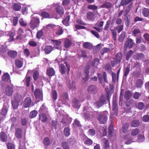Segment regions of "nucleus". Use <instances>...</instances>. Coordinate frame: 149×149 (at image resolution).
Instances as JSON below:
<instances>
[{"mask_svg": "<svg viewBox=\"0 0 149 149\" xmlns=\"http://www.w3.org/2000/svg\"><path fill=\"white\" fill-rule=\"evenodd\" d=\"M133 0H122L121 4L122 6L127 5Z\"/></svg>", "mask_w": 149, "mask_h": 149, "instance_id": "c03bdc74", "label": "nucleus"}, {"mask_svg": "<svg viewBox=\"0 0 149 149\" xmlns=\"http://www.w3.org/2000/svg\"><path fill=\"white\" fill-rule=\"evenodd\" d=\"M40 23V18L37 17H34L31 19L29 25L30 28L33 30L38 27Z\"/></svg>", "mask_w": 149, "mask_h": 149, "instance_id": "f03ea898", "label": "nucleus"}, {"mask_svg": "<svg viewBox=\"0 0 149 149\" xmlns=\"http://www.w3.org/2000/svg\"><path fill=\"white\" fill-rule=\"evenodd\" d=\"M143 42V39L141 36L136 38V42L137 44H139Z\"/></svg>", "mask_w": 149, "mask_h": 149, "instance_id": "6e6d98bb", "label": "nucleus"}, {"mask_svg": "<svg viewBox=\"0 0 149 149\" xmlns=\"http://www.w3.org/2000/svg\"><path fill=\"white\" fill-rule=\"evenodd\" d=\"M131 6L132 5L130 4L128 6L126 10L125 11V15H127L130 11Z\"/></svg>", "mask_w": 149, "mask_h": 149, "instance_id": "680f3d73", "label": "nucleus"}, {"mask_svg": "<svg viewBox=\"0 0 149 149\" xmlns=\"http://www.w3.org/2000/svg\"><path fill=\"white\" fill-rule=\"evenodd\" d=\"M133 53V51L132 50H130L126 54V59L127 61H128L129 58L131 56Z\"/></svg>", "mask_w": 149, "mask_h": 149, "instance_id": "ea45409f", "label": "nucleus"}, {"mask_svg": "<svg viewBox=\"0 0 149 149\" xmlns=\"http://www.w3.org/2000/svg\"><path fill=\"white\" fill-rule=\"evenodd\" d=\"M137 141L139 142L143 141L145 140V137L144 135L141 134H139L137 136Z\"/></svg>", "mask_w": 149, "mask_h": 149, "instance_id": "f704fd0d", "label": "nucleus"}, {"mask_svg": "<svg viewBox=\"0 0 149 149\" xmlns=\"http://www.w3.org/2000/svg\"><path fill=\"white\" fill-rule=\"evenodd\" d=\"M39 119L42 122L44 123L47 121V117L45 114L42 113L39 115Z\"/></svg>", "mask_w": 149, "mask_h": 149, "instance_id": "ddd939ff", "label": "nucleus"}, {"mask_svg": "<svg viewBox=\"0 0 149 149\" xmlns=\"http://www.w3.org/2000/svg\"><path fill=\"white\" fill-rule=\"evenodd\" d=\"M97 88L95 85H90L88 88V92L90 94H94L97 92Z\"/></svg>", "mask_w": 149, "mask_h": 149, "instance_id": "20e7f679", "label": "nucleus"}, {"mask_svg": "<svg viewBox=\"0 0 149 149\" xmlns=\"http://www.w3.org/2000/svg\"><path fill=\"white\" fill-rule=\"evenodd\" d=\"M72 44L70 40L68 39H65L64 40V46L65 48H69Z\"/></svg>", "mask_w": 149, "mask_h": 149, "instance_id": "a211bd4d", "label": "nucleus"}, {"mask_svg": "<svg viewBox=\"0 0 149 149\" xmlns=\"http://www.w3.org/2000/svg\"><path fill=\"white\" fill-rule=\"evenodd\" d=\"M110 23L111 21L110 20H108L107 21L106 24H105L104 29V31H107L108 30V28L109 26Z\"/></svg>", "mask_w": 149, "mask_h": 149, "instance_id": "de8ad7c7", "label": "nucleus"}, {"mask_svg": "<svg viewBox=\"0 0 149 149\" xmlns=\"http://www.w3.org/2000/svg\"><path fill=\"white\" fill-rule=\"evenodd\" d=\"M101 45L100 44H98L96 47H94L93 48L94 53H96L101 48L100 45Z\"/></svg>", "mask_w": 149, "mask_h": 149, "instance_id": "09e8293b", "label": "nucleus"}, {"mask_svg": "<svg viewBox=\"0 0 149 149\" xmlns=\"http://www.w3.org/2000/svg\"><path fill=\"white\" fill-rule=\"evenodd\" d=\"M41 16L45 18H49L50 17V15L48 13L45 11H42L41 13Z\"/></svg>", "mask_w": 149, "mask_h": 149, "instance_id": "58836bf2", "label": "nucleus"}, {"mask_svg": "<svg viewBox=\"0 0 149 149\" xmlns=\"http://www.w3.org/2000/svg\"><path fill=\"white\" fill-rule=\"evenodd\" d=\"M103 143V146L104 148L107 149L109 148V141L105 138H104L102 140Z\"/></svg>", "mask_w": 149, "mask_h": 149, "instance_id": "4be33fe9", "label": "nucleus"}, {"mask_svg": "<svg viewBox=\"0 0 149 149\" xmlns=\"http://www.w3.org/2000/svg\"><path fill=\"white\" fill-rule=\"evenodd\" d=\"M7 146L8 149H15L14 145L10 143H9L7 144Z\"/></svg>", "mask_w": 149, "mask_h": 149, "instance_id": "864d4df0", "label": "nucleus"}, {"mask_svg": "<svg viewBox=\"0 0 149 149\" xmlns=\"http://www.w3.org/2000/svg\"><path fill=\"white\" fill-rule=\"evenodd\" d=\"M84 143L86 145H90L92 144L93 141L91 139H88L85 140Z\"/></svg>", "mask_w": 149, "mask_h": 149, "instance_id": "4d7b16f0", "label": "nucleus"}, {"mask_svg": "<svg viewBox=\"0 0 149 149\" xmlns=\"http://www.w3.org/2000/svg\"><path fill=\"white\" fill-rule=\"evenodd\" d=\"M31 102V100L29 97L26 98L24 102L23 106L25 108L29 107Z\"/></svg>", "mask_w": 149, "mask_h": 149, "instance_id": "9b49d317", "label": "nucleus"}, {"mask_svg": "<svg viewBox=\"0 0 149 149\" xmlns=\"http://www.w3.org/2000/svg\"><path fill=\"white\" fill-rule=\"evenodd\" d=\"M134 43L133 42L132 40L128 39L127 40L125 44L124 49L127 48H131L133 46Z\"/></svg>", "mask_w": 149, "mask_h": 149, "instance_id": "423d86ee", "label": "nucleus"}, {"mask_svg": "<svg viewBox=\"0 0 149 149\" xmlns=\"http://www.w3.org/2000/svg\"><path fill=\"white\" fill-rule=\"evenodd\" d=\"M64 133L65 135L67 136H68L70 135V130L68 127L65 128Z\"/></svg>", "mask_w": 149, "mask_h": 149, "instance_id": "37998d69", "label": "nucleus"}, {"mask_svg": "<svg viewBox=\"0 0 149 149\" xmlns=\"http://www.w3.org/2000/svg\"><path fill=\"white\" fill-rule=\"evenodd\" d=\"M105 68L106 71H108L109 72L111 71V68L110 65L109 64H107L105 66Z\"/></svg>", "mask_w": 149, "mask_h": 149, "instance_id": "e2e57ef3", "label": "nucleus"}, {"mask_svg": "<svg viewBox=\"0 0 149 149\" xmlns=\"http://www.w3.org/2000/svg\"><path fill=\"white\" fill-rule=\"evenodd\" d=\"M88 134L91 136L94 135L95 134V132L94 129H90L88 132Z\"/></svg>", "mask_w": 149, "mask_h": 149, "instance_id": "5fc2aeb1", "label": "nucleus"}, {"mask_svg": "<svg viewBox=\"0 0 149 149\" xmlns=\"http://www.w3.org/2000/svg\"><path fill=\"white\" fill-rule=\"evenodd\" d=\"M59 70L61 74H63L65 73L66 68L63 64H61L59 65Z\"/></svg>", "mask_w": 149, "mask_h": 149, "instance_id": "5701e85b", "label": "nucleus"}, {"mask_svg": "<svg viewBox=\"0 0 149 149\" xmlns=\"http://www.w3.org/2000/svg\"><path fill=\"white\" fill-rule=\"evenodd\" d=\"M37 113V112L36 110H33L31 111L30 113V118H33L36 117V116Z\"/></svg>", "mask_w": 149, "mask_h": 149, "instance_id": "4c0bfd02", "label": "nucleus"}, {"mask_svg": "<svg viewBox=\"0 0 149 149\" xmlns=\"http://www.w3.org/2000/svg\"><path fill=\"white\" fill-rule=\"evenodd\" d=\"M140 132L139 130L137 128L133 129L131 132V135L134 136L137 135Z\"/></svg>", "mask_w": 149, "mask_h": 149, "instance_id": "c85d7f7f", "label": "nucleus"}, {"mask_svg": "<svg viewBox=\"0 0 149 149\" xmlns=\"http://www.w3.org/2000/svg\"><path fill=\"white\" fill-rule=\"evenodd\" d=\"M8 106V105H6L4 104L3 107L2 109L1 114L3 116H5L7 114Z\"/></svg>", "mask_w": 149, "mask_h": 149, "instance_id": "aec40b11", "label": "nucleus"}, {"mask_svg": "<svg viewBox=\"0 0 149 149\" xmlns=\"http://www.w3.org/2000/svg\"><path fill=\"white\" fill-rule=\"evenodd\" d=\"M56 25L54 24H49L47 25L46 27V28L49 29H54V28H56Z\"/></svg>", "mask_w": 149, "mask_h": 149, "instance_id": "052dcab7", "label": "nucleus"}, {"mask_svg": "<svg viewBox=\"0 0 149 149\" xmlns=\"http://www.w3.org/2000/svg\"><path fill=\"white\" fill-rule=\"evenodd\" d=\"M39 76L38 72L37 71H35L34 72L33 74V77L34 80H36L38 79Z\"/></svg>", "mask_w": 149, "mask_h": 149, "instance_id": "79ce46f5", "label": "nucleus"}, {"mask_svg": "<svg viewBox=\"0 0 149 149\" xmlns=\"http://www.w3.org/2000/svg\"><path fill=\"white\" fill-rule=\"evenodd\" d=\"M122 58V54L120 53H118L116 57V63H119L121 62Z\"/></svg>", "mask_w": 149, "mask_h": 149, "instance_id": "393cba45", "label": "nucleus"}, {"mask_svg": "<svg viewBox=\"0 0 149 149\" xmlns=\"http://www.w3.org/2000/svg\"><path fill=\"white\" fill-rule=\"evenodd\" d=\"M61 145L63 149H69V146L66 142H62Z\"/></svg>", "mask_w": 149, "mask_h": 149, "instance_id": "69168bd1", "label": "nucleus"}, {"mask_svg": "<svg viewBox=\"0 0 149 149\" xmlns=\"http://www.w3.org/2000/svg\"><path fill=\"white\" fill-rule=\"evenodd\" d=\"M2 79L3 81H7L10 80V75L8 73H6L3 75Z\"/></svg>", "mask_w": 149, "mask_h": 149, "instance_id": "c756f323", "label": "nucleus"}, {"mask_svg": "<svg viewBox=\"0 0 149 149\" xmlns=\"http://www.w3.org/2000/svg\"><path fill=\"white\" fill-rule=\"evenodd\" d=\"M55 71L53 68H48L47 70V74L49 76H52L55 74Z\"/></svg>", "mask_w": 149, "mask_h": 149, "instance_id": "f8f14e48", "label": "nucleus"}, {"mask_svg": "<svg viewBox=\"0 0 149 149\" xmlns=\"http://www.w3.org/2000/svg\"><path fill=\"white\" fill-rule=\"evenodd\" d=\"M132 33L134 36L136 37L139 36L140 34L141 31L139 29L135 28L133 30Z\"/></svg>", "mask_w": 149, "mask_h": 149, "instance_id": "412c9836", "label": "nucleus"}, {"mask_svg": "<svg viewBox=\"0 0 149 149\" xmlns=\"http://www.w3.org/2000/svg\"><path fill=\"white\" fill-rule=\"evenodd\" d=\"M112 6V5L111 3L109 2H106L101 6L102 8H109L111 7Z\"/></svg>", "mask_w": 149, "mask_h": 149, "instance_id": "e433bc0d", "label": "nucleus"}, {"mask_svg": "<svg viewBox=\"0 0 149 149\" xmlns=\"http://www.w3.org/2000/svg\"><path fill=\"white\" fill-rule=\"evenodd\" d=\"M34 94L35 97L36 99H41L42 97V92L39 89H37L35 90Z\"/></svg>", "mask_w": 149, "mask_h": 149, "instance_id": "9d476101", "label": "nucleus"}, {"mask_svg": "<svg viewBox=\"0 0 149 149\" xmlns=\"http://www.w3.org/2000/svg\"><path fill=\"white\" fill-rule=\"evenodd\" d=\"M87 18L91 20H93L95 19V15L93 13L88 12L87 13Z\"/></svg>", "mask_w": 149, "mask_h": 149, "instance_id": "2eb2a0df", "label": "nucleus"}, {"mask_svg": "<svg viewBox=\"0 0 149 149\" xmlns=\"http://www.w3.org/2000/svg\"><path fill=\"white\" fill-rule=\"evenodd\" d=\"M8 56L12 58H15L17 55V52L15 51H9L8 52Z\"/></svg>", "mask_w": 149, "mask_h": 149, "instance_id": "b1692460", "label": "nucleus"}, {"mask_svg": "<svg viewBox=\"0 0 149 149\" xmlns=\"http://www.w3.org/2000/svg\"><path fill=\"white\" fill-rule=\"evenodd\" d=\"M130 66L129 65H128L125 68L124 70V75L126 77L130 71Z\"/></svg>", "mask_w": 149, "mask_h": 149, "instance_id": "72a5a7b5", "label": "nucleus"}, {"mask_svg": "<svg viewBox=\"0 0 149 149\" xmlns=\"http://www.w3.org/2000/svg\"><path fill=\"white\" fill-rule=\"evenodd\" d=\"M117 104L116 102L113 101V110L115 112L117 111Z\"/></svg>", "mask_w": 149, "mask_h": 149, "instance_id": "603ef678", "label": "nucleus"}, {"mask_svg": "<svg viewBox=\"0 0 149 149\" xmlns=\"http://www.w3.org/2000/svg\"><path fill=\"white\" fill-rule=\"evenodd\" d=\"M72 103L73 107L75 108H79L80 106V102L76 98L73 100Z\"/></svg>", "mask_w": 149, "mask_h": 149, "instance_id": "6e6552de", "label": "nucleus"}, {"mask_svg": "<svg viewBox=\"0 0 149 149\" xmlns=\"http://www.w3.org/2000/svg\"><path fill=\"white\" fill-rule=\"evenodd\" d=\"M50 143L49 139L47 137L45 138L43 140V143L45 146H48Z\"/></svg>", "mask_w": 149, "mask_h": 149, "instance_id": "a19ab883", "label": "nucleus"}, {"mask_svg": "<svg viewBox=\"0 0 149 149\" xmlns=\"http://www.w3.org/2000/svg\"><path fill=\"white\" fill-rule=\"evenodd\" d=\"M83 46L86 48L88 49H91L93 48V44L90 42H86L84 43Z\"/></svg>", "mask_w": 149, "mask_h": 149, "instance_id": "6ab92c4d", "label": "nucleus"}, {"mask_svg": "<svg viewBox=\"0 0 149 149\" xmlns=\"http://www.w3.org/2000/svg\"><path fill=\"white\" fill-rule=\"evenodd\" d=\"M140 124V122L138 120H134L131 123V125L134 127H138Z\"/></svg>", "mask_w": 149, "mask_h": 149, "instance_id": "f3484780", "label": "nucleus"}, {"mask_svg": "<svg viewBox=\"0 0 149 149\" xmlns=\"http://www.w3.org/2000/svg\"><path fill=\"white\" fill-rule=\"evenodd\" d=\"M142 13L144 17H148L149 16V9L146 8H143Z\"/></svg>", "mask_w": 149, "mask_h": 149, "instance_id": "cd10ccee", "label": "nucleus"}, {"mask_svg": "<svg viewBox=\"0 0 149 149\" xmlns=\"http://www.w3.org/2000/svg\"><path fill=\"white\" fill-rule=\"evenodd\" d=\"M13 107L14 109H17L18 107V104L17 101H12Z\"/></svg>", "mask_w": 149, "mask_h": 149, "instance_id": "a18cd8bd", "label": "nucleus"}, {"mask_svg": "<svg viewBox=\"0 0 149 149\" xmlns=\"http://www.w3.org/2000/svg\"><path fill=\"white\" fill-rule=\"evenodd\" d=\"M89 73V71L88 69H86L84 70V74L85 77L84 78H83L84 79L86 80L88 79V74Z\"/></svg>", "mask_w": 149, "mask_h": 149, "instance_id": "49530a36", "label": "nucleus"}, {"mask_svg": "<svg viewBox=\"0 0 149 149\" xmlns=\"http://www.w3.org/2000/svg\"><path fill=\"white\" fill-rule=\"evenodd\" d=\"M132 93L131 91H127L125 93L124 97L126 100H129L132 96Z\"/></svg>", "mask_w": 149, "mask_h": 149, "instance_id": "bb28decb", "label": "nucleus"}, {"mask_svg": "<svg viewBox=\"0 0 149 149\" xmlns=\"http://www.w3.org/2000/svg\"><path fill=\"white\" fill-rule=\"evenodd\" d=\"M57 13L60 15H62L64 13L63 8L61 6H58L56 8Z\"/></svg>", "mask_w": 149, "mask_h": 149, "instance_id": "a878e982", "label": "nucleus"}, {"mask_svg": "<svg viewBox=\"0 0 149 149\" xmlns=\"http://www.w3.org/2000/svg\"><path fill=\"white\" fill-rule=\"evenodd\" d=\"M141 95L140 93L136 92L133 94V97L135 99H137L139 98V96Z\"/></svg>", "mask_w": 149, "mask_h": 149, "instance_id": "bf43d9fd", "label": "nucleus"}, {"mask_svg": "<svg viewBox=\"0 0 149 149\" xmlns=\"http://www.w3.org/2000/svg\"><path fill=\"white\" fill-rule=\"evenodd\" d=\"M126 33L124 31L119 36L118 40L120 42H122L125 37Z\"/></svg>", "mask_w": 149, "mask_h": 149, "instance_id": "c9c22d12", "label": "nucleus"}, {"mask_svg": "<svg viewBox=\"0 0 149 149\" xmlns=\"http://www.w3.org/2000/svg\"><path fill=\"white\" fill-rule=\"evenodd\" d=\"M53 47L49 45H47L45 48L44 51L46 54H49L53 50Z\"/></svg>", "mask_w": 149, "mask_h": 149, "instance_id": "dca6fc26", "label": "nucleus"}, {"mask_svg": "<svg viewBox=\"0 0 149 149\" xmlns=\"http://www.w3.org/2000/svg\"><path fill=\"white\" fill-rule=\"evenodd\" d=\"M27 122V119L25 118L21 119V123L22 125L24 126L26 125Z\"/></svg>", "mask_w": 149, "mask_h": 149, "instance_id": "0e129e2a", "label": "nucleus"}, {"mask_svg": "<svg viewBox=\"0 0 149 149\" xmlns=\"http://www.w3.org/2000/svg\"><path fill=\"white\" fill-rule=\"evenodd\" d=\"M43 35V32L41 31L40 30L37 33L36 37L38 38H40Z\"/></svg>", "mask_w": 149, "mask_h": 149, "instance_id": "338daca9", "label": "nucleus"}, {"mask_svg": "<svg viewBox=\"0 0 149 149\" xmlns=\"http://www.w3.org/2000/svg\"><path fill=\"white\" fill-rule=\"evenodd\" d=\"M19 22L20 25L22 26H25L27 25V22L25 21H24L22 18L20 19Z\"/></svg>", "mask_w": 149, "mask_h": 149, "instance_id": "3c124183", "label": "nucleus"}, {"mask_svg": "<svg viewBox=\"0 0 149 149\" xmlns=\"http://www.w3.org/2000/svg\"><path fill=\"white\" fill-rule=\"evenodd\" d=\"M13 87L10 86H7L6 88L5 93L7 96H11L13 93Z\"/></svg>", "mask_w": 149, "mask_h": 149, "instance_id": "0eeeda50", "label": "nucleus"}, {"mask_svg": "<svg viewBox=\"0 0 149 149\" xmlns=\"http://www.w3.org/2000/svg\"><path fill=\"white\" fill-rule=\"evenodd\" d=\"M92 108L90 107H86L84 109V116L86 119H88L90 118V114Z\"/></svg>", "mask_w": 149, "mask_h": 149, "instance_id": "39448f33", "label": "nucleus"}, {"mask_svg": "<svg viewBox=\"0 0 149 149\" xmlns=\"http://www.w3.org/2000/svg\"><path fill=\"white\" fill-rule=\"evenodd\" d=\"M56 28L57 29V31L56 32V34L61 35L63 33V31L61 27L57 26Z\"/></svg>", "mask_w": 149, "mask_h": 149, "instance_id": "7c9ffc66", "label": "nucleus"}, {"mask_svg": "<svg viewBox=\"0 0 149 149\" xmlns=\"http://www.w3.org/2000/svg\"><path fill=\"white\" fill-rule=\"evenodd\" d=\"M53 44L54 47L57 49H59L61 47V42L60 41L57 40H53Z\"/></svg>", "mask_w": 149, "mask_h": 149, "instance_id": "4468645a", "label": "nucleus"}, {"mask_svg": "<svg viewBox=\"0 0 149 149\" xmlns=\"http://www.w3.org/2000/svg\"><path fill=\"white\" fill-rule=\"evenodd\" d=\"M52 96L54 100H56L57 97V94L56 91H52Z\"/></svg>", "mask_w": 149, "mask_h": 149, "instance_id": "8fccbe9b", "label": "nucleus"}, {"mask_svg": "<svg viewBox=\"0 0 149 149\" xmlns=\"http://www.w3.org/2000/svg\"><path fill=\"white\" fill-rule=\"evenodd\" d=\"M0 140L3 142H6L7 140V135L4 132H1L0 133Z\"/></svg>", "mask_w": 149, "mask_h": 149, "instance_id": "1a4fd4ad", "label": "nucleus"}, {"mask_svg": "<svg viewBox=\"0 0 149 149\" xmlns=\"http://www.w3.org/2000/svg\"><path fill=\"white\" fill-rule=\"evenodd\" d=\"M62 97L63 99L64 100L66 101L68 100V96L66 93H64L62 96Z\"/></svg>", "mask_w": 149, "mask_h": 149, "instance_id": "774afa93", "label": "nucleus"}, {"mask_svg": "<svg viewBox=\"0 0 149 149\" xmlns=\"http://www.w3.org/2000/svg\"><path fill=\"white\" fill-rule=\"evenodd\" d=\"M130 126V124L127 123H125L123 126L122 130L123 133H125L127 132V129Z\"/></svg>", "mask_w": 149, "mask_h": 149, "instance_id": "473e14b6", "label": "nucleus"}, {"mask_svg": "<svg viewBox=\"0 0 149 149\" xmlns=\"http://www.w3.org/2000/svg\"><path fill=\"white\" fill-rule=\"evenodd\" d=\"M107 112L102 113L99 114L97 116V119L101 124H104L106 123L107 120Z\"/></svg>", "mask_w": 149, "mask_h": 149, "instance_id": "7ed1b4c3", "label": "nucleus"}, {"mask_svg": "<svg viewBox=\"0 0 149 149\" xmlns=\"http://www.w3.org/2000/svg\"><path fill=\"white\" fill-rule=\"evenodd\" d=\"M136 107L140 110H142L144 108L145 105L143 102H139L136 104Z\"/></svg>", "mask_w": 149, "mask_h": 149, "instance_id": "2f4dec72", "label": "nucleus"}, {"mask_svg": "<svg viewBox=\"0 0 149 149\" xmlns=\"http://www.w3.org/2000/svg\"><path fill=\"white\" fill-rule=\"evenodd\" d=\"M87 8L91 10H95L97 9L98 7L94 5H90L88 6Z\"/></svg>", "mask_w": 149, "mask_h": 149, "instance_id": "13d9d810", "label": "nucleus"}, {"mask_svg": "<svg viewBox=\"0 0 149 149\" xmlns=\"http://www.w3.org/2000/svg\"><path fill=\"white\" fill-rule=\"evenodd\" d=\"M107 99V96L106 95H102L100 97V100L96 101L94 103V107L97 108H99L104 104Z\"/></svg>", "mask_w": 149, "mask_h": 149, "instance_id": "f257e3e1", "label": "nucleus"}]
</instances>
